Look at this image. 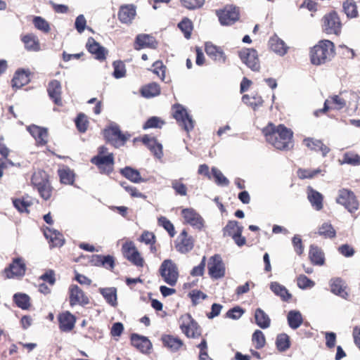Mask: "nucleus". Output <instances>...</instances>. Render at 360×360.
Segmentation results:
<instances>
[{"label": "nucleus", "instance_id": "obj_1", "mask_svg": "<svg viewBox=\"0 0 360 360\" xmlns=\"http://www.w3.org/2000/svg\"><path fill=\"white\" fill-rule=\"evenodd\" d=\"M262 131L266 141L276 149L288 150L292 148L293 132L284 124L276 126L269 122Z\"/></svg>", "mask_w": 360, "mask_h": 360}, {"label": "nucleus", "instance_id": "obj_2", "mask_svg": "<svg viewBox=\"0 0 360 360\" xmlns=\"http://www.w3.org/2000/svg\"><path fill=\"white\" fill-rule=\"evenodd\" d=\"M335 56V46L328 39H321L311 48L310 61L313 65H321L330 61Z\"/></svg>", "mask_w": 360, "mask_h": 360}, {"label": "nucleus", "instance_id": "obj_3", "mask_svg": "<svg viewBox=\"0 0 360 360\" xmlns=\"http://www.w3.org/2000/svg\"><path fill=\"white\" fill-rule=\"evenodd\" d=\"M321 29L326 34L340 36L342 33V23L338 13L331 11L321 18Z\"/></svg>", "mask_w": 360, "mask_h": 360}, {"label": "nucleus", "instance_id": "obj_4", "mask_svg": "<svg viewBox=\"0 0 360 360\" xmlns=\"http://www.w3.org/2000/svg\"><path fill=\"white\" fill-rule=\"evenodd\" d=\"M121 252L123 257L133 265L142 268L145 260L132 240H127L122 243Z\"/></svg>", "mask_w": 360, "mask_h": 360}, {"label": "nucleus", "instance_id": "obj_5", "mask_svg": "<svg viewBox=\"0 0 360 360\" xmlns=\"http://www.w3.org/2000/svg\"><path fill=\"white\" fill-rule=\"evenodd\" d=\"M163 281L170 286H174L179 278V270L176 264L171 259L162 262L159 269Z\"/></svg>", "mask_w": 360, "mask_h": 360}, {"label": "nucleus", "instance_id": "obj_6", "mask_svg": "<svg viewBox=\"0 0 360 360\" xmlns=\"http://www.w3.org/2000/svg\"><path fill=\"white\" fill-rule=\"evenodd\" d=\"M215 13L222 25H232L240 18L239 8L232 4L226 5L223 8L216 10Z\"/></svg>", "mask_w": 360, "mask_h": 360}, {"label": "nucleus", "instance_id": "obj_7", "mask_svg": "<svg viewBox=\"0 0 360 360\" xmlns=\"http://www.w3.org/2000/svg\"><path fill=\"white\" fill-rule=\"evenodd\" d=\"M172 111L173 117L182 129L187 132H189L193 129V120L182 105L179 103L173 105Z\"/></svg>", "mask_w": 360, "mask_h": 360}, {"label": "nucleus", "instance_id": "obj_8", "mask_svg": "<svg viewBox=\"0 0 360 360\" xmlns=\"http://www.w3.org/2000/svg\"><path fill=\"white\" fill-rule=\"evenodd\" d=\"M336 202L344 206L350 213H354L359 207L356 196L353 191L347 188L339 191Z\"/></svg>", "mask_w": 360, "mask_h": 360}, {"label": "nucleus", "instance_id": "obj_9", "mask_svg": "<svg viewBox=\"0 0 360 360\" xmlns=\"http://www.w3.org/2000/svg\"><path fill=\"white\" fill-rule=\"evenodd\" d=\"M243 230V227L237 221L230 220L223 228V236L231 237L238 246L242 247L246 243L245 238L242 236Z\"/></svg>", "mask_w": 360, "mask_h": 360}, {"label": "nucleus", "instance_id": "obj_10", "mask_svg": "<svg viewBox=\"0 0 360 360\" xmlns=\"http://www.w3.org/2000/svg\"><path fill=\"white\" fill-rule=\"evenodd\" d=\"M180 319L182 322L179 327L187 338H197L201 335L200 327L190 314L182 315Z\"/></svg>", "mask_w": 360, "mask_h": 360}, {"label": "nucleus", "instance_id": "obj_11", "mask_svg": "<svg viewBox=\"0 0 360 360\" xmlns=\"http://www.w3.org/2000/svg\"><path fill=\"white\" fill-rule=\"evenodd\" d=\"M26 264L22 257L14 258L12 262L4 270L6 278H21L26 272Z\"/></svg>", "mask_w": 360, "mask_h": 360}, {"label": "nucleus", "instance_id": "obj_12", "mask_svg": "<svg viewBox=\"0 0 360 360\" xmlns=\"http://www.w3.org/2000/svg\"><path fill=\"white\" fill-rule=\"evenodd\" d=\"M91 162L98 167L101 174L108 175L114 170L115 160L112 153H108L107 155H95L91 158Z\"/></svg>", "mask_w": 360, "mask_h": 360}, {"label": "nucleus", "instance_id": "obj_13", "mask_svg": "<svg viewBox=\"0 0 360 360\" xmlns=\"http://www.w3.org/2000/svg\"><path fill=\"white\" fill-rule=\"evenodd\" d=\"M69 304L71 307H84L90 303L89 297L77 285L72 284L68 288Z\"/></svg>", "mask_w": 360, "mask_h": 360}, {"label": "nucleus", "instance_id": "obj_14", "mask_svg": "<svg viewBox=\"0 0 360 360\" xmlns=\"http://www.w3.org/2000/svg\"><path fill=\"white\" fill-rule=\"evenodd\" d=\"M208 274L212 279H219L225 276L226 268L219 255L212 256L207 263Z\"/></svg>", "mask_w": 360, "mask_h": 360}, {"label": "nucleus", "instance_id": "obj_15", "mask_svg": "<svg viewBox=\"0 0 360 360\" xmlns=\"http://www.w3.org/2000/svg\"><path fill=\"white\" fill-rule=\"evenodd\" d=\"M194 244L195 239L188 234L186 229L182 230L174 241L176 251L181 254L191 252L194 248Z\"/></svg>", "mask_w": 360, "mask_h": 360}, {"label": "nucleus", "instance_id": "obj_16", "mask_svg": "<svg viewBox=\"0 0 360 360\" xmlns=\"http://www.w3.org/2000/svg\"><path fill=\"white\" fill-rule=\"evenodd\" d=\"M240 60L253 71L260 68L257 51L254 49H243L238 52Z\"/></svg>", "mask_w": 360, "mask_h": 360}, {"label": "nucleus", "instance_id": "obj_17", "mask_svg": "<svg viewBox=\"0 0 360 360\" xmlns=\"http://www.w3.org/2000/svg\"><path fill=\"white\" fill-rule=\"evenodd\" d=\"M106 140L116 148L124 146L128 137L122 133L118 127H112L104 131Z\"/></svg>", "mask_w": 360, "mask_h": 360}, {"label": "nucleus", "instance_id": "obj_18", "mask_svg": "<svg viewBox=\"0 0 360 360\" xmlns=\"http://www.w3.org/2000/svg\"><path fill=\"white\" fill-rule=\"evenodd\" d=\"M184 222L201 230L204 226L202 217L193 208H185L181 211Z\"/></svg>", "mask_w": 360, "mask_h": 360}, {"label": "nucleus", "instance_id": "obj_19", "mask_svg": "<svg viewBox=\"0 0 360 360\" xmlns=\"http://www.w3.org/2000/svg\"><path fill=\"white\" fill-rule=\"evenodd\" d=\"M47 93L51 100L57 106H63L62 86L57 79L51 80L47 86Z\"/></svg>", "mask_w": 360, "mask_h": 360}, {"label": "nucleus", "instance_id": "obj_20", "mask_svg": "<svg viewBox=\"0 0 360 360\" xmlns=\"http://www.w3.org/2000/svg\"><path fill=\"white\" fill-rule=\"evenodd\" d=\"M205 51L207 55L215 62L224 64L226 61V56L220 46L213 44L212 42H206Z\"/></svg>", "mask_w": 360, "mask_h": 360}, {"label": "nucleus", "instance_id": "obj_21", "mask_svg": "<svg viewBox=\"0 0 360 360\" xmlns=\"http://www.w3.org/2000/svg\"><path fill=\"white\" fill-rule=\"evenodd\" d=\"M86 48L87 51L94 56L96 60L103 61L106 58L107 51L98 42H97L93 37L88 38Z\"/></svg>", "mask_w": 360, "mask_h": 360}, {"label": "nucleus", "instance_id": "obj_22", "mask_svg": "<svg viewBox=\"0 0 360 360\" xmlns=\"http://www.w3.org/2000/svg\"><path fill=\"white\" fill-rule=\"evenodd\" d=\"M58 320L62 332H70L75 328L77 319L69 311H66L58 314Z\"/></svg>", "mask_w": 360, "mask_h": 360}, {"label": "nucleus", "instance_id": "obj_23", "mask_svg": "<svg viewBox=\"0 0 360 360\" xmlns=\"http://www.w3.org/2000/svg\"><path fill=\"white\" fill-rule=\"evenodd\" d=\"M303 143L309 150L316 153H320L323 157L330 152V148L323 143L321 140L311 137L304 139Z\"/></svg>", "mask_w": 360, "mask_h": 360}, {"label": "nucleus", "instance_id": "obj_24", "mask_svg": "<svg viewBox=\"0 0 360 360\" xmlns=\"http://www.w3.org/2000/svg\"><path fill=\"white\" fill-rule=\"evenodd\" d=\"M31 72L29 70L22 68L18 69L14 73L11 79V86L13 88L20 89L27 84L30 81Z\"/></svg>", "mask_w": 360, "mask_h": 360}, {"label": "nucleus", "instance_id": "obj_25", "mask_svg": "<svg viewBox=\"0 0 360 360\" xmlns=\"http://www.w3.org/2000/svg\"><path fill=\"white\" fill-rule=\"evenodd\" d=\"M330 287L331 292L344 299H347L349 293L347 292L348 287L345 281L341 278H333L330 281Z\"/></svg>", "mask_w": 360, "mask_h": 360}, {"label": "nucleus", "instance_id": "obj_26", "mask_svg": "<svg viewBox=\"0 0 360 360\" xmlns=\"http://www.w3.org/2000/svg\"><path fill=\"white\" fill-rule=\"evenodd\" d=\"M28 131L35 139L38 146H44L47 143L49 133L46 129L32 125L28 127Z\"/></svg>", "mask_w": 360, "mask_h": 360}, {"label": "nucleus", "instance_id": "obj_27", "mask_svg": "<svg viewBox=\"0 0 360 360\" xmlns=\"http://www.w3.org/2000/svg\"><path fill=\"white\" fill-rule=\"evenodd\" d=\"M308 257L313 265L323 266L325 264V254L323 250L316 245H310Z\"/></svg>", "mask_w": 360, "mask_h": 360}, {"label": "nucleus", "instance_id": "obj_28", "mask_svg": "<svg viewBox=\"0 0 360 360\" xmlns=\"http://www.w3.org/2000/svg\"><path fill=\"white\" fill-rule=\"evenodd\" d=\"M131 343L142 353H148L152 347L150 341L144 336L134 333L131 336Z\"/></svg>", "mask_w": 360, "mask_h": 360}, {"label": "nucleus", "instance_id": "obj_29", "mask_svg": "<svg viewBox=\"0 0 360 360\" xmlns=\"http://www.w3.org/2000/svg\"><path fill=\"white\" fill-rule=\"evenodd\" d=\"M161 340L164 347L173 352L179 351L184 345L182 340L172 335H162Z\"/></svg>", "mask_w": 360, "mask_h": 360}, {"label": "nucleus", "instance_id": "obj_30", "mask_svg": "<svg viewBox=\"0 0 360 360\" xmlns=\"http://www.w3.org/2000/svg\"><path fill=\"white\" fill-rule=\"evenodd\" d=\"M136 15V8L133 5L120 6L117 13L119 20L124 24H129Z\"/></svg>", "mask_w": 360, "mask_h": 360}, {"label": "nucleus", "instance_id": "obj_31", "mask_svg": "<svg viewBox=\"0 0 360 360\" xmlns=\"http://www.w3.org/2000/svg\"><path fill=\"white\" fill-rule=\"evenodd\" d=\"M21 41L24 44L25 48L28 51L37 52L40 51V42L38 37L32 34H26L21 36Z\"/></svg>", "mask_w": 360, "mask_h": 360}, {"label": "nucleus", "instance_id": "obj_32", "mask_svg": "<svg viewBox=\"0 0 360 360\" xmlns=\"http://www.w3.org/2000/svg\"><path fill=\"white\" fill-rule=\"evenodd\" d=\"M307 199L311 206L317 211L321 210L323 207V196L319 191L314 190L311 186L307 188Z\"/></svg>", "mask_w": 360, "mask_h": 360}, {"label": "nucleus", "instance_id": "obj_33", "mask_svg": "<svg viewBox=\"0 0 360 360\" xmlns=\"http://www.w3.org/2000/svg\"><path fill=\"white\" fill-rule=\"evenodd\" d=\"M270 49L280 56H284L287 52L288 47L285 42L277 36H274L269 41Z\"/></svg>", "mask_w": 360, "mask_h": 360}, {"label": "nucleus", "instance_id": "obj_34", "mask_svg": "<svg viewBox=\"0 0 360 360\" xmlns=\"http://www.w3.org/2000/svg\"><path fill=\"white\" fill-rule=\"evenodd\" d=\"M138 240L150 245V250L153 254L155 255L157 253L158 248L156 245V236L153 232L143 231Z\"/></svg>", "mask_w": 360, "mask_h": 360}, {"label": "nucleus", "instance_id": "obj_35", "mask_svg": "<svg viewBox=\"0 0 360 360\" xmlns=\"http://www.w3.org/2000/svg\"><path fill=\"white\" fill-rule=\"evenodd\" d=\"M99 292L103 295L108 304L113 307H116L117 306V295L116 288L111 287L100 288Z\"/></svg>", "mask_w": 360, "mask_h": 360}, {"label": "nucleus", "instance_id": "obj_36", "mask_svg": "<svg viewBox=\"0 0 360 360\" xmlns=\"http://www.w3.org/2000/svg\"><path fill=\"white\" fill-rule=\"evenodd\" d=\"M45 237L49 240L50 247H61L64 244L63 235L56 231L48 229L44 232Z\"/></svg>", "mask_w": 360, "mask_h": 360}, {"label": "nucleus", "instance_id": "obj_37", "mask_svg": "<svg viewBox=\"0 0 360 360\" xmlns=\"http://www.w3.org/2000/svg\"><path fill=\"white\" fill-rule=\"evenodd\" d=\"M58 174L60 178V182L65 185H73L75 179V174L72 169L68 167H64L58 170Z\"/></svg>", "mask_w": 360, "mask_h": 360}, {"label": "nucleus", "instance_id": "obj_38", "mask_svg": "<svg viewBox=\"0 0 360 360\" xmlns=\"http://www.w3.org/2000/svg\"><path fill=\"white\" fill-rule=\"evenodd\" d=\"M143 143L147 146L149 150L155 155L157 158H160L162 156V146L159 143L155 138L145 136L143 138Z\"/></svg>", "mask_w": 360, "mask_h": 360}, {"label": "nucleus", "instance_id": "obj_39", "mask_svg": "<svg viewBox=\"0 0 360 360\" xmlns=\"http://www.w3.org/2000/svg\"><path fill=\"white\" fill-rule=\"evenodd\" d=\"M161 92L160 85L156 82H151L143 86L140 89L141 94L146 98L159 96Z\"/></svg>", "mask_w": 360, "mask_h": 360}, {"label": "nucleus", "instance_id": "obj_40", "mask_svg": "<svg viewBox=\"0 0 360 360\" xmlns=\"http://www.w3.org/2000/svg\"><path fill=\"white\" fill-rule=\"evenodd\" d=\"M270 289L284 302H289L292 298V295L288 289L277 282L271 283Z\"/></svg>", "mask_w": 360, "mask_h": 360}, {"label": "nucleus", "instance_id": "obj_41", "mask_svg": "<svg viewBox=\"0 0 360 360\" xmlns=\"http://www.w3.org/2000/svg\"><path fill=\"white\" fill-rule=\"evenodd\" d=\"M120 173L131 182L140 183L144 181L139 171L131 167L127 166L121 169Z\"/></svg>", "mask_w": 360, "mask_h": 360}, {"label": "nucleus", "instance_id": "obj_42", "mask_svg": "<svg viewBox=\"0 0 360 360\" xmlns=\"http://www.w3.org/2000/svg\"><path fill=\"white\" fill-rule=\"evenodd\" d=\"M255 319L256 324L262 329H266L270 326L271 319L269 316L260 308H257L255 312Z\"/></svg>", "mask_w": 360, "mask_h": 360}, {"label": "nucleus", "instance_id": "obj_43", "mask_svg": "<svg viewBox=\"0 0 360 360\" xmlns=\"http://www.w3.org/2000/svg\"><path fill=\"white\" fill-rule=\"evenodd\" d=\"M49 181V174L44 170H38L35 172L31 178L32 185L36 189L39 186L45 184L46 182Z\"/></svg>", "mask_w": 360, "mask_h": 360}, {"label": "nucleus", "instance_id": "obj_44", "mask_svg": "<svg viewBox=\"0 0 360 360\" xmlns=\"http://www.w3.org/2000/svg\"><path fill=\"white\" fill-rule=\"evenodd\" d=\"M289 326L292 329L298 328L303 322L302 314L299 311L291 310L287 316Z\"/></svg>", "mask_w": 360, "mask_h": 360}, {"label": "nucleus", "instance_id": "obj_45", "mask_svg": "<svg viewBox=\"0 0 360 360\" xmlns=\"http://www.w3.org/2000/svg\"><path fill=\"white\" fill-rule=\"evenodd\" d=\"M344 13L348 18H356L359 16L357 6L354 0H346L342 4Z\"/></svg>", "mask_w": 360, "mask_h": 360}, {"label": "nucleus", "instance_id": "obj_46", "mask_svg": "<svg viewBox=\"0 0 360 360\" xmlns=\"http://www.w3.org/2000/svg\"><path fill=\"white\" fill-rule=\"evenodd\" d=\"M341 164H347L352 166L360 165V155L354 151L349 150L345 152L342 155Z\"/></svg>", "mask_w": 360, "mask_h": 360}, {"label": "nucleus", "instance_id": "obj_47", "mask_svg": "<svg viewBox=\"0 0 360 360\" xmlns=\"http://www.w3.org/2000/svg\"><path fill=\"white\" fill-rule=\"evenodd\" d=\"M242 101L244 103L250 106L255 110L261 107L264 103V100L262 99V96L257 94L252 96H250L248 94L243 95L242 97Z\"/></svg>", "mask_w": 360, "mask_h": 360}, {"label": "nucleus", "instance_id": "obj_48", "mask_svg": "<svg viewBox=\"0 0 360 360\" xmlns=\"http://www.w3.org/2000/svg\"><path fill=\"white\" fill-rule=\"evenodd\" d=\"M318 234L324 238L332 239L335 238L336 231L331 224L325 222L319 228Z\"/></svg>", "mask_w": 360, "mask_h": 360}, {"label": "nucleus", "instance_id": "obj_49", "mask_svg": "<svg viewBox=\"0 0 360 360\" xmlns=\"http://www.w3.org/2000/svg\"><path fill=\"white\" fill-rule=\"evenodd\" d=\"M178 27L184 33L185 38H191V33L193 30V25L192 21L189 18H183L182 20L180 22H179Z\"/></svg>", "mask_w": 360, "mask_h": 360}, {"label": "nucleus", "instance_id": "obj_50", "mask_svg": "<svg viewBox=\"0 0 360 360\" xmlns=\"http://www.w3.org/2000/svg\"><path fill=\"white\" fill-rule=\"evenodd\" d=\"M330 106V109L341 110L346 106V101L338 95L330 96L325 101Z\"/></svg>", "mask_w": 360, "mask_h": 360}, {"label": "nucleus", "instance_id": "obj_51", "mask_svg": "<svg viewBox=\"0 0 360 360\" xmlns=\"http://www.w3.org/2000/svg\"><path fill=\"white\" fill-rule=\"evenodd\" d=\"M252 342L255 349H262L266 345V338L263 332L260 330H256L252 335Z\"/></svg>", "mask_w": 360, "mask_h": 360}, {"label": "nucleus", "instance_id": "obj_52", "mask_svg": "<svg viewBox=\"0 0 360 360\" xmlns=\"http://www.w3.org/2000/svg\"><path fill=\"white\" fill-rule=\"evenodd\" d=\"M13 302L20 308L27 309L30 306V297L24 293H16L13 295Z\"/></svg>", "mask_w": 360, "mask_h": 360}, {"label": "nucleus", "instance_id": "obj_53", "mask_svg": "<svg viewBox=\"0 0 360 360\" xmlns=\"http://www.w3.org/2000/svg\"><path fill=\"white\" fill-rule=\"evenodd\" d=\"M321 172L320 169H309L299 168L297 171V175L300 179H313Z\"/></svg>", "mask_w": 360, "mask_h": 360}, {"label": "nucleus", "instance_id": "obj_54", "mask_svg": "<svg viewBox=\"0 0 360 360\" xmlns=\"http://www.w3.org/2000/svg\"><path fill=\"white\" fill-rule=\"evenodd\" d=\"M276 345L278 350L284 352L290 346L289 336L286 334H280L277 336Z\"/></svg>", "mask_w": 360, "mask_h": 360}, {"label": "nucleus", "instance_id": "obj_55", "mask_svg": "<svg viewBox=\"0 0 360 360\" xmlns=\"http://www.w3.org/2000/svg\"><path fill=\"white\" fill-rule=\"evenodd\" d=\"M39 195L45 200H49L53 194V188L51 185L50 181L45 184L37 188Z\"/></svg>", "mask_w": 360, "mask_h": 360}, {"label": "nucleus", "instance_id": "obj_56", "mask_svg": "<svg viewBox=\"0 0 360 360\" xmlns=\"http://www.w3.org/2000/svg\"><path fill=\"white\" fill-rule=\"evenodd\" d=\"M183 179H174L172 181V188L174 190L176 195L185 196L187 195V187L182 182Z\"/></svg>", "mask_w": 360, "mask_h": 360}, {"label": "nucleus", "instance_id": "obj_57", "mask_svg": "<svg viewBox=\"0 0 360 360\" xmlns=\"http://www.w3.org/2000/svg\"><path fill=\"white\" fill-rule=\"evenodd\" d=\"M75 124L80 133H84L88 129L89 121L86 116L83 113L78 114L75 119Z\"/></svg>", "mask_w": 360, "mask_h": 360}, {"label": "nucleus", "instance_id": "obj_58", "mask_svg": "<svg viewBox=\"0 0 360 360\" xmlns=\"http://www.w3.org/2000/svg\"><path fill=\"white\" fill-rule=\"evenodd\" d=\"M112 66L114 68L113 76L115 78L120 79L125 76V65L122 60L114 61L112 63Z\"/></svg>", "mask_w": 360, "mask_h": 360}, {"label": "nucleus", "instance_id": "obj_59", "mask_svg": "<svg viewBox=\"0 0 360 360\" xmlns=\"http://www.w3.org/2000/svg\"><path fill=\"white\" fill-rule=\"evenodd\" d=\"M158 224L162 226L169 233L170 237H174L176 234L173 224L165 217H160L158 219Z\"/></svg>", "mask_w": 360, "mask_h": 360}, {"label": "nucleus", "instance_id": "obj_60", "mask_svg": "<svg viewBox=\"0 0 360 360\" xmlns=\"http://www.w3.org/2000/svg\"><path fill=\"white\" fill-rule=\"evenodd\" d=\"M297 285L301 289L311 288L315 283L307 276L300 274L297 277Z\"/></svg>", "mask_w": 360, "mask_h": 360}, {"label": "nucleus", "instance_id": "obj_61", "mask_svg": "<svg viewBox=\"0 0 360 360\" xmlns=\"http://www.w3.org/2000/svg\"><path fill=\"white\" fill-rule=\"evenodd\" d=\"M14 207L20 212H29L27 208L32 205L30 201L26 200L24 198H16L13 200Z\"/></svg>", "mask_w": 360, "mask_h": 360}, {"label": "nucleus", "instance_id": "obj_62", "mask_svg": "<svg viewBox=\"0 0 360 360\" xmlns=\"http://www.w3.org/2000/svg\"><path fill=\"white\" fill-rule=\"evenodd\" d=\"M292 244L296 254L298 256L302 255L304 250V246L301 236L299 235H295L292 238Z\"/></svg>", "mask_w": 360, "mask_h": 360}, {"label": "nucleus", "instance_id": "obj_63", "mask_svg": "<svg viewBox=\"0 0 360 360\" xmlns=\"http://www.w3.org/2000/svg\"><path fill=\"white\" fill-rule=\"evenodd\" d=\"M33 23L37 29L44 32L47 33L50 30V27L48 22L40 16L34 17L33 19Z\"/></svg>", "mask_w": 360, "mask_h": 360}, {"label": "nucleus", "instance_id": "obj_64", "mask_svg": "<svg viewBox=\"0 0 360 360\" xmlns=\"http://www.w3.org/2000/svg\"><path fill=\"white\" fill-rule=\"evenodd\" d=\"M212 174L218 185L228 186L229 181L226 178L221 172L216 167L212 168Z\"/></svg>", "mask_w": 360, "mask_h": 360}]
</instances>
